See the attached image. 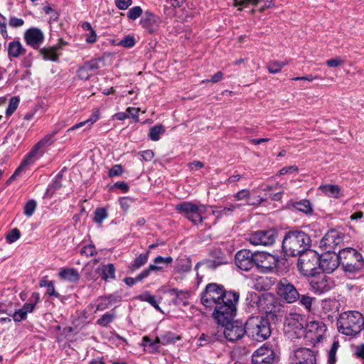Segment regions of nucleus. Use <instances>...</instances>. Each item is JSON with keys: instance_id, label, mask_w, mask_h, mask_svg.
Here are the masks:
<instances>
[{"instance_id": "18", "label": "nucleus", "mask_w": 364, "mask_h": 364, "mask_svg": "<svg viewBox=\"0 0 364 364\" xmlns=\"http://www.w3.org/2000/svg\"><path fill=\"white\" fill-rule=\"evenodd\" d=\"M23 40L28 46L38 50L44 42L45 35L39 28L31 27L24 32Z\"/></svg>"}, {"instance_id": "8", "label": "nucleus", "mask_w": 364, "mask_h": 364, "mask_svg": "<svg viewBox=\"0 0 364 364\" xmlns=\"http://www.w3.org/2000/svg\"><path fill=\"white\" fill-rule=\"evenodd\" d=\"M209 206L199 203L196 204L192 202L185 201L177 204L175 207L181 214L191 221L194 225L202 224L206 219L203 215L207 212Z\"/></svg>"}, {"instance_id": "23", "label": "nucleus", "mask_w": 364, "mask_h": 364, "mask_svg": "<svg viewBox=\"0 0 364 364\" xmlns=\"http://www.w3.org/2000/svg\"><path fill=\"white\" fill-rule=\"evenodd\" d=\"M213 259H208L203 262H199L196 264L195 269L197 271L201 265L205 266L208 269H215L218 267L228 263V258L224 253L220 250H215L212 252Z\"/></svg>"}, {"instance_id": "42", "label": "nucleus", "mask_w": 364, "mask_h": 364, "mask_svg": "<svg viewBox=\"0 0 364 364\" xmlns=\"http://www.w3.org/2000/svg\"><path fill=\"white\" fill-rule=\"evenodd\" d=\"M137 299L141 301H146L150 304L156 310H160L158 302L156 300V297L151 295L149 291H146L137 296Z\"/></svg>"}, {"instance_id": "24", "label": "nucleus", "mask_w": 364, "mask_h": 364, "mask_svg": "<svg viewBox=\"0 0 364 364\" xmlns=\"http://www.w3.org/2000/svg\"><path fill=\"white\" fill-rule=\"evenodd\" d=\"M161 269L160 267L154 266V265H149L146 269H144L143 271H141L136 277H125L123 279V282L128 285L129 287H132L135 284L141 282L143 279L148 277L151 273L152 272V270H159Z\"/></svg>"}, {"instance_id": "5", "label": "nucleus", "mask_w": 364, "mask_h": 364, "mask_svg": "<svg viewBox=\"0 0 364 364\" xmlns=\"http://www.w3.org/2000/svg\"><path fill=\"white\" fill-rule=\"evenodd\" d=\"M247 335L257 341H263L271 335L270 323L263 316H252L245 322Z\"/></svg>"}, {"instance_id": "14", "label": "nucleus", "mask_w": 364, "mask_h": 364, "mask_svg": "<svg viewBox=\"0 0 364 364\" xmlns=\"http://www.w3.org/2000/svg\"><path fill=\"white\" fill-rule=\"evenodd\" d=\"M277 235L274 228L257 230L250 235L249 241L254 245L271 246L275 242Z\"/></svg>"}, {"instance_id": "61", "label": "nucleus", "mask_w": 364, "mask_h": 364, "mask_svg": "<svg viewBox=\"0 0 364 364\" xmlns=\"http://www.w3.org/2000/svg\"><path fill=\"white\" fill-rule=\"evenodd\" d=\"M80 254L82 255H85L86 257L93 256L96 254L95 247L93 245H89L85 246L80 251Z\"/></svg>"}, {"instance_id": "15", "label": "nucleus", "mask_w": 364, "mask_h": 364, "mask_svg": "<svg viewBox=\"0 0 364 364\" xmlns=\"http://www.w3.org/2000/svg\"><path fill=\"white\" fill-rule=\"evenodd\" d=\"M326 331V324L321 321H311L306 324L304 336L315 344L321 342Z\"/></svg>"}, {"instance_id": "17", "label": "nucleus", "mask_w": 364, "mask_h": 364, "mask_svg": "<svg viewBox=\"0 0 364 364\" xmlns=\"http://www.w3.org/2000/svg\"><path fill=\"white\" fill-rule=\"evenodd\" d=\"M291 364H316V352L307 348H299L289 355Z\"/></svg>"}, {"instance_id": "21", "label": "nucleus", "mask_w": 364, "mask_h": 364, "mask_svg": "<svg viewBox=\"0 0 364 364\" xmlns=\"http://www.w3.org/2000/svg\"><path fill=\"white\" fill-rule=\"evenodd\" d=\"M278 258L269 253L265 252H255V266L265 269L268 271L273 269L277 267Z\"/></svg>"}, {"instance_id": "29", "label": "nucleus", "mask_w": 364, "mask_h": 364, "mask_svg": "<svg viewBox=\"0 0 364 364\" xmlns=\"http://www.w3.org/2000/svg\"><path fill=\"white\" fill-rule=\"evenodd\" d=\"M318 189L328 197L338 198L342 196L341 189L338 185L323 184Z\"/></svg>"}, {"instance_id": "10", "label": "nucleus", "mask_w": 364, "mask_h": 364, "mask_svg": "<svg viewBox=\"0 0 364 364\" xmlns=\"http://www.w3.org/2000/svg\"><path fill=\"white\" fill-rule=\"evenodd\" d=\"M236 315H232L230 318H228L224 322L217 321L218 324L223 326V333L224 337L230 342H235L240 340L245 334H247L245 324L239 321H233Z\"/></svg>"}, {"instance_id": "41", "label": "nucleus", "mask_w": 364, "mask_h": 364, "mask_svg": "<svg viewBox=\"0 0 364 364\" xmlns=\"http://www.w3.org/2000/svg\"><path fill=\"white\" fill-rule=\"evenodd\" d=\"M173 258L171 257H164L162 256H157L154 259V264L150 265L156 266L161 268L159 270H152V272H161L164 269L163 265H168L173 262Z\"/></svg>"}, {"instance_id": "58", "label": "nucleus", "mask_w": 364, "mask_h": 364, "mask_svg": "<svg viewBox=\"0 0 364 364\" xmlns=\"http://www.w3.org/2000/svg\"><path fill=\"white\" fill-rule=\"evenodd\" d=\"M119 203L121 208L127 212L132 204L133 200L129 197H123L119 199Z\"/></svg>"}, {"instance_id": "9", "label": "nucleus", "mask_w": 364, "mask_h": 364, "mask_svg": "<svg viewBox=\"0 0 364 364\" xmlns=\"http://www.w3.org/2000/svg\"><path fill=\"white\" fill-rule=\"evenodd\" d=\"M297 267L300 273L306 277L314 276L319 263V255L313 250H308L299 255Z\"/></svg>"}, {"instance_id": "30", "label": "nucleus", "mask_w": 364, "mask_h": 364, "mask_svg": "<svg viewBox=\"0 0 364 364\" xmlns=\"http://www.w3.org/2000/svg\"><path fill=\"white\" fill-rule=\"evenodd\" d=\"M99 119H100V109L97 108H95L93 110L91 116L87 119H86L84 122H80V123L74 125L71 128L68 129L66 132L67 134H70L71 132H73L74 130L79 129L80 127H82L85 126L86 124H87V127H89L90 125H92V124L96 122Z\"/></svg>"}, {"instance_id": "52", "label": "nucleus", "mask_w": 364, "mask_h": 364, "mask_svg": "<svg viewBox=\"0 0 364 364\" xmlns=\"http://www.w3.org/2000/svg\"><path fill=\"white\" fill-rule=\"evenodd\" d=\"M36 205H37V203L36 202L35 200H28L26 205H25V207H24V214L28 216V217H31L36 208Z\"/></svg>"}, {"instance_id": "11", "label": "nucleus", "mask_w": 364, "mask_h": 364, "mask_svg": "<svg viewBox=\"0 0 364 364\" xmlns=\"http://www.w3.org/2000/svg\"><path fill=\"white\" fill-rule=\"evenodd\" d=\"M277 293L279 298L288 304L299 299V293L294 285L286 278H282L277 284Z\"/></svg>"}, {"instance_id": "57", "label": "nucleus", "mask_w": 364, "mask_h": 364, "mask_svg": "<svg viewBox=\"0 0 364 364\" xmlns=\"http://www.w3.org/2000/svg\"><path fill=\"white\" fill-rule=\"evenodd\" d=\"M97 302L96 311H104L110 306L105 296L99 297Z\"/></svg>"}, {"instance_id": "19", "label": "nucleus", "mask_w": 364, "mask_h": 364, "mask_svg": "<svg viewBox=\"0 0 364 364\" xmlns=\"http://www.w3.org/2000/svg\"><path fill=\"white\" fill-rule=\"evenodd\" d=\"M236 266L242 271H250L255 266V252L243 249L237 252L235 257Z\"/></svg>"}, {"instance_id": "2", "label": "nucleus", "mask_w": 364, "mask_h": 364, "mask_svg": "<svg viewBox=\"0 0 364 364\" xmlns=\"http://www.w3.org/2000/svg\"><path fill=\"white\" fill-rule=\"evenodd\" d=\"M311 240L305 232L299 230L286 232L282 240V250L287 256L295 257L308 250Z\"/></svg>"}, {"instance_id": "59", "label": "nucleus", "mask_w": 364, "mask_h": 364, "mask_svg": "<svg viewBox=\"0 0 364 364\" xmlns=\"http://www.w3.org/2000/svg\"><path fill=\"white\" fill-rule=\"evenodd\" d=\"M0 33L4 39L9 38V34L6 28V18L0 14Z\"/></svg>"}, {"instance_id": "56", "label": "nucleus", "mask_w": 364, "mask_h": 364, "mask_svg": "<svg viewBox=\"0 0 364 364\" xmlns=\"http://www.w3.org/2000/svg\"><path fill=\"white\" fill-rule=\"evenodd\" d=\"M164 127L162 124H156L150 128L149 136H159V135L164 134Z\"/></svg>"}, {"instance_id": "7", "label": "nucleus", "mask_w": 364, "mask_h": 364, "mask_svg": "<svg viewBox=\"0 0 364 364\" xmlns=\"http://www.w3.org/2000/svg\"><path fill=\"white\" fill-rule=\"evenodd\" d=\"M306 324L304 315L295 312L289 313L284 320L285 336L291 341L301 338L304 335Z\"/></svg>"}, {"instance_id": "54", "label": "nucleus", "mask_w": 364, "mask_h": 364, "mask_svg": "<svg viewBox=\"0 0 364 364\" xmlns=\"http://www.w3.org/2000/svg\"><path fill=\"white\" fill-rule=\"evenodd\" d=\"M213 338V335H211L210 331L207 333H202L198 338V341L200 342L199 346H203L206 344L214 343V339Z\"/></svg>"}, {"instance_id": "22", "label": "nucleus", "mask_w": 364, "mask_h": 364, "mask_svg": "<svg viewBox=\"0 0 364 364\" xmlns=\"http://www.w3.org/2000/svg\"><path fill=\"white\" fill-rule=\"evenodd\" d=\"M339 265L338 253L331 255V253L326 252V254L319 256L318 267L322 269L323 272L331 273L336 269Z\"/></svg>"}, {"instance_id": "32", "label": "nucleus", "mask_w": 364, "mask_h": 364, "mask_svg": "<svg viewBox=\"0 0 364 364\" xmlns=\"http://www.w3.org/2000/svg\"><path fill=\"white\" fill-rule=\"evenodd\" d=\"M98 270L100 271L102 279L105 282L115 279L116 269L113 264H102L98 268Z\"/></svg>"}, {"instance_id": "38", "label": "nucleus", "mask_w": 364, "mask_h": 364, "mask_svg": "<svg viewBox=\"0 0 364 364\" xmlns=\"http://www.w3.org/2000/svg\"><path fill=\"white\" fill-rule=\"evenodd\" d=\"M293 206L297 210L305 214H311L313 212L312 205L308 200H301L300 201L295 202L293 204Z\"/></svg>"}, {"instance_id": "25", "label": "nucleus", "mask_w": 364, "mask_h": 364, "mask_svg": "<svg viewBox=\"0 0 364 364\" xmlns=\"http://www.w3.org/2000/svg\"><path fill=\"white\" fill-rule=\"evenodd\" d=\"M7 53L10 59L18 58L21 55L26 54V49L18 40H14L9 43Z\"/></svg>"}, {"instance_id": "33", "label": "nucleus", "mask_w": 364, "mask_h": 364, "mask_svg": "<svg viewBox=\"0 0 364 364\" xmlns=\"http://www.w3.org/2000/svg\"><path fill=\"white\" fill-rule=\"evenodd\" d=\"M149 253V250H147L146 252L141 253L138 257H136L133 262L129 265V271L131 272H134L140 269L141 267L144 266L148 262Z\"/></svg>"}, {"instance_id": "63", "label": "nucleus", "mask_w": 364, "mask_h": 364, "mask_svg": "<svg viewBox=\"0 0 364 364\" xmlns=\"http://www.w3.org/2000/svg\"><path fill=\"white\" fill-rule=\"evenodd\" d=\"M123 173V168L120 164L113 166L109 171V176L114 177L120 176Z\"/></svg>"}, {"instance_id": "45", "label": "nucleus", "mask_w": 364, "mask_h": 364, "mask_svg": "<svg viewBox=\"0 0 364 364\" xmlns=\"http://www.w3.org/2000/svg\"><path fill=\"white\" fill-rule=\"evenodd\" d=\"M20 100L18 97H12L9 100L8 107L5 111L6 117L8 118L16 110Z\"/></svg>"}, {"instance_id": "51", "label": "nucleus", "mask_w": 364, "mask_h": 364, "mask_svg": "<svg viewBox=\"0 0 364 364\" xmlns=\"http://www.w3.org/2000/svg\"><path fill=\"white\" fill-rule=\"evenodd\" d=\"M142 9L139 6L131 8L127 12V18L130 20H136L142 14Z\"/></svg>"}, {"instance_id": "13", "label": "nucleus", "mask_w": 364, "mask_h": 364, "mask_svg": "<svg viewBox=\"0 0 364 364\" xmlns=\"http://www.w3.org/2000/svg\"><path fill=\"white\" fill-rule=\"evenodd\" d=\"M309 284L315 294H321L330 291L333 287L334 282L331 277L321 272L311 276Z\"/></svg>"}, {"instance_id": "12", "label": "nucleus", "mask_w": 364, "mask_h": 364, "mask_svg": "<svg viewBox=\"0 0 364 364\" xmlns=\"http://www.w3.org/2000/svg\"><path fill=\"white\" fill-rule=\"evenodd\" d=\"M343 241V235L336 230H328L320 241V247L326 253H335Z\"/></svg>"}, {"instance_id": "20", "label": "nucleus", "mask_w": 364, "mask_h": 364, "mask_svg": "<svg viewBox=\"0 0 364 364\" xmlns=\"http://www.w3.org/2000/svg\"><path fill=\"white\" fill-rule=\"evenodd\" d=\"M101 59L94 58L85 62L77 70V77L82 80H87L92 76L97 74L98 69L100 68V63Z\"/></svg>"}, {"instance_id": "43", "label": "nucleus", "mask_w": 364, "mask_h": 364, "mask_svg": "<svg viewBox=\"0 0 364 364\" xmlns=\"http://www.w3.org/2000/svg\"><path fill=\"white\" fill-rule=\"evenodd\" d=\"M8 316L11 317V318L16 323H19L27 318V314L21 309V308L15 309L14 311H9L8 312Z\"/></svg>"}, {"instance_id": "26", "label": "nucleus", "mask_w": 364, "mask_h": 364, "mask_svg": "<svg viewBox=\"0 0 364 364\" xmlns=\"http://www.w3.org/2000/svg\"><path fill=\"white\" fill-rule=\"evenodd\" d=\"M60 48L61 44H58L53 46L39 48L38 52L44 60L55 62L58 60L59 54L58 53V51Z\"/></svg>"}, {"instance_id": "60", "label": "nucleus", "mask_w": 364, "mask_h": 364, "mask_svg": "<svg viewBox=\"0 0 364 364\" xmlns=\"http://www.w3.org/2000/svg\"><path fill=\"white\" fill-rule=\"evenodd\" d=\"M250 192L247 189H242L240 191H238L236 194H235L234 197L237 200H245L246 203L247 202L249 199V196L250 195Z\"/></svg>"}, {"instance_id": "36", "label": "nucleus", "mask_w": 364, "mask_h": 364, "mask_svg": "<svg viewBox=\"0 0 364 364\" xmlns=\"http://www.w3.org/2000/svg\"><path fill=\"white\" fill-rule=\"evenodd\" d=\"M62 173H58L53 181L49 183L47 190L46 194L48 196H52L53 194L58 190L60 189L62 187Z\"/></svg>"}, {"instance_id": "40", "label": "nucleus", "mask_w": 364, "mask_h": 364, "mask_svg": "<svg viewBox=\"0 0 364 364\" xmlns=\"http://www.w3.org/2000/svg\"><path fill=\"white\" fill-rule=\"evenodd\" d=\"M239 207L240 205L238 204H230L227 207L223 208L220 210H212L211 214L216 216L218 219L224 215H230L232 213Z\"/></svg>"}, {"instance_id": "39", "label": "nucleus", "mask_w": 364, "mask_h": 364, "mask_svg": "<svg viewBox=\"0 0 364 364\" xmlns=\"http://www.w3.org/2000/svg\"><path fill=\"white\" fill-rule=\"evenodd\" d=\"M245 302L246 305L249 306V308H252L255 309L256 310H259L260 297L259 294L255 292H249L247 295Z\"/></svg>"}, {"instance_id": "44", "label": "nucleus", "mask_w": 364, "mask_h": 364, "mask_svg": "<svg viewBox=\"0 0 364 364\" xmlns=\"http://www.w3.org/2000/svg\"><path fill=\"white\" fill-rule=\"evenodd\" d=\"M115 318V312L113 310L112 313L107 312L104 314L97 321V324L105 327L113 321Z\"/></svg>"}, {"instance_id": "64", "label": "nucleus", "mask_w": 364, "mask_h": 364, "mask_svg": "<svg viewBox=\"0 0 364 364\" xmlns=\"http://www.w3.org/2000/svg\"><path fill=\"white\" fill-rule=\"evenodd\" d=\"M9 24L13 28H19L24 24V21L15 16H11L9 19Z\"/></svg>"}, {"instance_id": "48", "label": "nucleus", "mask_w": 364, "mask_h": 364, "mask_svg": "<svg viewBox=\"0 0 364 364\" xmlns=\"http://www.w3.org/2000/svg\"><path fill=\"white\" fill-rule=\"evenodd\" d=\"M108 217L107 211L104 208H97L95 211L93 220L97 223L101 224L102 221Z\"/></svg>"}, {"instance_id": "3", "label": "nucleus", "mask_w": 364, "mask_h": 364, "mask_svg": "<svg viewBox=\"0 0 364 364\" xmlns=\"http://www.w3.org/2000/svg\"><path fill=\"white\" fill-rule=\"evenodd\" d=\"M338 260L343 270L350 274L360 273L364 268V259L362 255L352 247L340 250Z\"/></svg>"}, {"instance_id": "53", "label": "nucleus", "mask_w": 364, "mask_h": 364, "mask_svg": "<svg viewBox=\"0 0 364 364\" xmlns=\"http://www.w3.org/2000/svg\"><path fill=\"white\" fill-rule=\"evenodd\" d=\"M135 43L136 42L134 38L128 35L122 39L117 45L124 48H132L135 45Z\"/></svg>"}, {"instance_id": "31", "label": "nucleus", "mask_w": 364, "mask_h": 364, "mask_svg": "<svg viewBox=\"0 0 364 364\" xmlns=\"http://www.w3.org/2000/svg\"><path fill=\"white\" fill-rule=\"evenodd\" d=\"M58 275L60 279L70 282H75L80 279V274L75 268H62Z\"/></svg>"}, {"instance_id": "28", "label": "nucleus", "mask_w": 364, "mask_h": 364, "mask_svg": "<svg viewBox=\"0 0 364 364\" xmlns=\"http://www.w3.org/2000/svg\"><path fill=\"white\" fill-rule=\"evenodd\" d=\"M192 262L189 257L186 256L178 257L175 262L173 271L177 274H185L191 271Z\"/></svg>"}, {"instance_id": "37", "label": "nucleus", "mask_w": 364, "mask_h": 364, "mask_svg": "<svg viewBox=\"0 0 364 364\" xmlns=\"http://www.w3.org/2000/svg\"><path fill=\"white\" fill-rule=\"evenodd\" d=\"M156 22V20L155 15L149 11H145L144 16L140 21L141 25L149 30L152 28Z\"/></svg>"}, {"instance_id": "34", "label": "nucleus", "mask_w": 364, "mask_h": 364, "mask_svg": "<svg viewBox=\"0 0 364 364\" xmlns=\"http://www.w3.org/2000/svg\"><path fill=\"white\" fill-rule=\"evenodd\" d=\"M40 301L41 298L39 293L33 292L28 298V301L23 305L21 309L28 315V314L32 313L35 310L36 305L40 302Z\"/></svg>"}, {"instance_id": "50", "label": "nucleus", "mask_w": 364, "mask_h": 364, "mask_svg": "<svg viewBox=\"0 0 364 364\" xmlns=\"http://www.w3.org/2000/svg\"><path fill=\"white\" fill-rule=\"evenodd\" d=\"M261 0H234V5L239 6L238 10L242 11V8L247 7L251 4L254 6H257L259 4Z\"/></svg>"}, {"instance_id": "1", "label": "nucleus", "mask_w": 364, "mask_h": 364, "mask_svg": "<svg viewBox=\"0 0 364 364\" xmlns=\"http://www.w3.org/2000/svg\"><path fill=\"white\" fill-rule=\"evenodd\" d=\"M240 294L235 291H227L217 283H209L200 294L201 304L213 309V317L216 321L224 322L236 315Z\"/></svg>"}, {"instance_id": "47", "label": "nucleus", "mask_w": 364, "mask_h": 364, "mask_svg": "<svg viewBox=\"0 0 364 364\" xmlns=\"http://www.w3.org/2000/svg\"><path fill=\"white\" fill-rule=\"evenodd\" d=\"M287 64L286 62L271 61L267 65V70L270 73L275 74L280 72L282 68Z\"/></svg>"}, {"instance_id": "55", "label": "nucleus", "mask_w": 364, "mask_h": 364, "mask_svg": "<svg viewBox=\"0 0 364 364\" xmlns=\"http://www.w3.org/2000/svg\"><path fill=\"white\" fill-rule=\"evenodd\" d=\"M21 237V232L17 228L11 230L6 235V239L9 243H13L18 240Z\"/></svg>"}, {"instance_id": "16", "label": "nucleus", "mask_w": 364, "mask_h": 364, "mask_svg": "<svg viewBox=\"0 0 364 364\" xmlns=\"http://www.w3.org/2000/svg\"><path fill=\"white\" fill-rule=\"evenodd\" d=\"M278 360L279 357L274 350L266 344L257 349L252 355V364H275Z\"/></svg>"}, {"instance_id": "4", "label": "nucleus", "mask_w": 364, "mask_h": 364, "mask_svg": "<svg viewBox=\"0 0 364 364\" xmlns=\"http://www.w3.org/2000/svg\"><path fill=\"white\" fill-rule=\"evenodd\" d=\"M364 325L362 314L356 311L343 312L337 321V328L340 333L346 336H355L360 332Z\"/></svg>"}, {"instance_id": "35", "label": "nucleus", "mask_w": 364, "mask_h": 364, "mask_svg": "<svg viewBox=\"0 0 364 364\" xmlns=\"http://www.w3.org/2000/svg\"><path fill=\"white\" fill-rule=\"evenodd\" d=\"M300 306L304 307L306 313L313 312V304L316 301V298L309 296L306 294H299L298 299Z\"/></svg>"}, {"instance_id": "6", "label": "nucleus", "mask_w": 364, "mask_h": 364, "mask_svg": "<svg viewBox=\"0 0 364 364\" xmlns=\"http://www.w3.org/2000/svg\"><path fill=\"white\" fill-rule=\"evenodd\" d=\"M53 142L50 138H43L40 140L24 156L19 166L8 180V183L14 181L22 172L25 171L29 166L33 164L38 159L43 156L46 147L50 146Z\"/></svg>"}, {"instance_id": "46", "label": "nucleus", "mask_w": 364, "mask_h": 364, "mask_svg": "<svg viewBox=\"0 0 364 364\" xmlns=\"http://www.w3.org/2000/svg\"><path fill=\"white\" fill-rule=\"evenodd\" d=\"M178 340H179V337L169 331L160 336L161 344L163 346L175 343Z\"/></svg>"}, {"instance_id": "27", "label": "nucleus", "mask_w": 364, "mask_h": 364, "mask_svg": "<svg viewBox=\"0 0 364 364\" xmlns=\"http://www.w3.org/2000/svg\"><path fill=\"white\" fill-rule=\"evenodd\" d=\"M167 293L171 296H174L175 299L173 303L176 305L182 304L184 306L188 304V299L190 297V292L185 290H179L176 288L170 289L167 291Z\"/></svg>"}, {"instance_id": "49", "label": "nucleus", "mask_w": 364, "mask_h": 364, "mask_svg": "<svg viewBox=\"0 0 364 364\" xmlns=\"http://www.w3.org/2000/svg\"><path fill=\"white\" fill-rule=\"evenodd\" d=\"M265 200H266L265 198H264L259 196L255 195L254 193V192L252 191L249 196V199L247 202V205H252V206H258L260 204H262L264 201H265Z\"/></svg>"}, {"instance_id": "62", "label": "nucleus", "mask_w": 364, "mask_h": 364, "mask_svg": "<svg viewBox=\"0 0 364 364\" xmlns=\"http://www.w3.org/2000/svg\"><path fill=\"white\" fill-rule=\"evenodd\" d=\"M223 326H221L220 328H214L211 331H210L211 335H213V338L214 339V343L215 341H220L223 337L224 336H223Z\"/></svg>"}]
</instances>
